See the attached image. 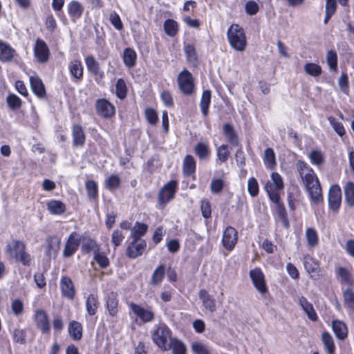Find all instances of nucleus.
<instances>
[{
	"label": "nucleus",
	"mask_w": 354,
	"mask_h": 354,
	"mask_svg": "<svg viewBox=\"0 0 354 354\" xmlns=\"http://www.w3.org/2000/svg\"><path fill=\"white\" fill-rule=\"evenodd\" d=\"M60 289L62 295L67 299H73L75 290L72 280L68 277H63L60 280Z\"/></svg>",
	"instance_id": "f3484780"
},
{
	"label": "nucleus",
	"mask_w": 354,
	"mask_h": 354,
	"mask_svg": "<svg viewBox=\"0 0 354 354\" xmlns=\"http://www.w3.org/2000/svg\"><path fill=\"white\" fill-rule=\"evenodd\" d=\"M185 53L189 62L195 64L197 62L198 56L194 46L187 44L185 46Z\"/></svg>",
	"instance_id": "6e6d98bb"
},
{
	"label": "nucleus",
	"mask_w": 354,
	"mask_h": 354,
	"mask_svg": "<svg viewBox=\"0 0 354 354\" xmlns=\"http://www.w3.org/2000/svg\"><path fill=\"white\" fill-rule=\"evenodd\" d=\"M122 58L125 66L131 68L136 64L137 55L134 50L127 48L124 50Z\"/></svg>",
	"instance_id": "72a5a7b5"
},
{
	"label": "nucleus",
	"mask_w": 354,
	"mask_h": 354,
	"mask_svg": "<svg viewBox=\"0 0 354 354\" xmlns=\"http://www.w3.org/2000/svg\"><path fill=\"white\" fill-rule=\"evenodd\" d=\"M223 131L225 139L232 147H238L239 145L238 135L231 124H225Z\"/></svg>",
	"instance_id": "a211bd4d"
},
{
	"label": "nucleus",
	"mask_w": 354,
	"mask_h": 354,
	"mask_svg": "<svg viewBox=\"0 0 354 354\" xmlns=\"http://www.w3.org/2000/svg\"><path fill=\"white\" fill-rule=\"evenodd\" d=\"M70 17L73 21L80 19L84 12L83 6L77 1H72L68 5Z\"/></svg>",
	"instance_id": "4be33fe9"
},
{
	"label": "nucleus",
	"mask_w": 354,
	"mask_h": 354,
	"mask_svg": "<svg viewBox=\"0 0 354 354\" xmlns=\"http://www.w3.org/2000/svg\"><path fill=\"white\" fill-rule=\"evenodd\" d=\"M225 182L221 178H214L210 184V190L212 194H219L225 187Z\"/></svg>",
	"instance_id": "5fc2aeb1"
},
{
	"label": "nucleus",
	"mask_w": 354,
	"mask_h": 354,
	"mask_svg": "<svg viewBox=\"0 0 354 354\" xmlns=\"http://www.w3.org/2000/svg\"><path fill=\"white\" fill-rule=\"evenodd\" d=\"M86 189L89 198L96 199L98 196L97 185L94 180H88L86 182Z\"/></svg>",
	"instance_id": "8fccbe9b"
},
{
	"label": "nucleus",
	"mask_w": 354,
	"mask_h": 354,
	"mask_svg": "<svg viewBox=\"0 0 354 354\" xmlns=\"http://www.w3.org/2000/svg\"><path fill=\"white\" fill-rule=\"evenodd\" d=\"M179 89L185 95H191L194 88V79L189 71L185 69L181 71L177 78Z\"/></svg>",
	"instance_id": "423d86ee"
},
{
	"label": "nucleus",
	"mask_w": 354,
	"mask_h": 354,
	"mask_svg": "<svg viewBox=\"0 0 354 354\" xmlns=\"http://www.w3.org/2000/svg\"><path fill=\"white\" fill-rule=\"evenodd\" d=\"M342 202V192L339 185H333L328 191V205L330 209L337 212Z\"/></svg>",
	"instance_id": "9b49d317"
},
{
	"label": "nucleus",
	"mask_w": 354,
	"mask_h": 354,
	"mask_svg": "<svg viewBox=\"0 0 354 354\" xmlns=\"http://www.w3.org/2000/svg\"><path fill=\"white\" fill-rule=\"evenodd\" d=\"M98 305L97 296L94 294H90L86 301V307L88 314L91 316L94 315L97 312Z\"/></svg>",
	"instance_id": "473e14b6"
},
{
	"label": "nucleus",
	"mask_w": 354,
	"mask_h": 354,
	"mask_svg": "<svg viewBox=\"0 0 354 354\" xmlns=\"http://www.w3.org/2000/svg\"><path fill=\"white\" fill-rule=\"evenodd\" d=\"M299 304L310 320L316 321L317 319V315L314 310L313 306L308 301L306 297H301L299 299Z\"/></svg>",
	"instance_id": "b1692460"
},
{
	"label": "nucleus",
	"mask_w": 354,
	"mask_h": 354,
	"mask_svg": "<svg viewBox=\"0 0 354 354\" xmlns=\"http://www.w3.org/2000/svg\"><path fill=\"white\" fill-rule=\"evenodd\" d=\"M129 306L132 312L143 322L147 323L153 321L155 315L151 309L144 308L133 302L129 304Z\"/></svg>",
	"instance_id": "6e6552de"
},
{
	"label": "nucleus",
	"mask_w": 354,
	"mask_h": 354,
	"mask_svg": "<svg viewBox=\"0 0 354 354\" xmlns=\"http://www.w3.org/2000/svg\"><path fill=\"white\" fill-rule=\"evenodd\" d=\"M85 63L89 72L95 75L103 76V73L100 72V64L93 56H87L85 58Z\"/></svg>",
	"instance_id": "7c9ffc66"
},
{
	"label": "nucleus",
	"mask_w": 354,
	"mask_h": 354,
	"mask_svg": "<svg viewBox=\"0 0 354 354\" xmlns=\"http://www.w3.org/2000/svg\"><path fill=\"white\" fill-rule=\"evenodd\" d=\"M194 151L201 160L207 159L210 153L208 146L203 142L198 143L195 146Z\"/></svg>",
	"instance_id": "49530a36"
},
{
	"label": "nucleus",
	"mask_w": 354,
	"mask_h": 354,
	"mask_svg": "<svg viewBox=\"0 0 354 354\" xmlns=\"http://www.w3.org/2000/svg\"><path fill=\"white\" fill-rule=\"evenodd\" d=\"M238 235L236 229L232 226L225 228L223 234L222 243L223 247L231 251L237 243Z\"/></svg>",
	"instance_id": "1a4fd4ad"
},
{
	"label": "nucleus",
	"mask_w": 354,
	"mask_h": 354,
	"mask_svg": "<svg viewBox=\"0 0 354 354\" xmlns=\"http://www.w3.org/2000/svg\"><path fill=\"white\" fill-rule=\"evenodd\" d=\"M15 53V49L7 43L0 40V59L1 61H10L13 58Z\"/></svg>",
	"instance_id": "393cba45"
},
{
	"label": "nucleus",
	"mask_w": 354,
	"mask_h": 354,
	"mask_svg": "<svg viewBox=\"0 0 354 354\" xmlns=\"http://www.w3.org/2000/svg\"><path fill=\"white\" fill-rule=\"evenodd\" d=\"M183 172L187 176H190L194 174L196 170V161L194 157L191 155H187L183 163Z\"/></svg>",
	"instance_id": "f704fd0d"
},
{
	"label": "nucleus",
	"mask_w": 354,
	"mask_h": 354,
	"mask_svg": "<svg viewBox=\"0 0 354 354\" xmlns=\"http://www.w3.org/2000/svg\"><path fill=\"white\" fill-rule=\"evenodd\" d=\"M274 203L277 205L276 212L278 217L282 221L283 226L288 227L289 226V223L287 217V214L285 207L281 203V198H279L278 203Z\"/></svg>",
	"instance_id": "de8ad7c7"
},
{
	"label": "nucleus",
	"mask_w": 354,
	"mask_h": 354,
	"mask_svg": "<svg viewBox=\"0 0 354 354\" xmlns=\"http://www.w3.org/2000/svg\"><path fill=\"white\" fill-rule=\"evenodd\" d=\"M93 258L101 268H106L109 266L108 257L100 250L94 254Z\"/></svg>",
	"instance_id": "13d9d810"
},
{
	"label": "nucleus",
	"mask_w": 354,
	"mask_h": 354,
	"mask_svg": "<svg viewBox=\"0 0 354 354\" xmlns=\"http://www.w3.org/2000/svg\"><path fill=\"white\" fill-rule=\"evenodd\" d=\"M7 103L10 109H17L21 106V102L16 95L10 94L7 97Z\"/></svg>",
	"instance_id": "0e129e2a"
},
{
	"label": "nucleus",
	"mask_w": 354,
	"mask_h": 354,
	"mask_svg": "<svg viewBox=\"0 0 354 354\" xmlns=\"http://www.w3.org/2000/svg\"><path fill=\"white\" fill-rule=\"evenodd\" d=\"M164 30L167 35L174 37L176 35L178 31V24L172 19H167L164 24Z\"/></svg>",
	"instance_id": "864d4df0"
},
{
	"label": "nucleus",
	"mask_w": 354,
	"mask_h": 354,
	"mask_svg": "<svg viewBox=\"0 0 354 354\" xmlns=\"http://www.w3.org/2000/svg\"><path fill=\"white\" fill-rule=\"evenodd\" d=\"M47 208L48 211L56 215H59L65 212L66 205L60 201L51 200L47 203Z\"/></svg>",
	"instance_id": "2f4dec72"
},
{
	"label": "nucleus",
	"mask_w": 354,
	"mask_h": 354,
	"mask_svg": "<svg viewBox=\"0 0 354 354\" xmlns=\"http://www.w3.org/2000/svg\"><path fill=\"white\" fill-rule=\"evenodd\" d=\"M120 185V178L117 175H111L105 180L106 187L112 191L118 189Z\"/></svg>",
	"instance_id": "4d7b16f0"
},
{
	"label": "nucleus",
	"mask_w": 354,
	"mask_h": 354,
	"mask_svg": "<svg viewBox=\"0 0 354 354\" xmlns=\"http://www.w3.org/2000/svg\"><path fill=\"white\" fill-rule=\"evenodd\" d=\"M296 168L306 189L311 204L318 205L322 203L324 198L321 185L313 169L303 160L297 162Z\"/></svg>",
	"instance_id": "f257e3e1"
},
{
	"label": "nucleus",
	"mask_w": 354,
	"mask_h": 354,
	"mask_svg": "<svg viewBox=\"0 0 354 354\" xmlns=\"http://www.w3.org/2000/svg\"><path fill=\"white\" fill-rule=\"evenodd\" d=\"M97 113L103 118H111L115 114V107L106 99H99L96 101Z\"/></svg>",
	"instance_id": "ddd939ff"
},
{
	"label": "nucleus",
	"mask_w": 354,
	"mask_h": 354,
	"mask_svg": "<svg viewBox=\"0 0 354 354\" xmlns=\"http://www.w3.org/2000/svg\"><path fill=\"white\" fill-rule=\"evenodd\" d=\"M251 280L257 288L261 294H265L267 291V287L265 282L264 274L260 268H256L250 272Z\"/></svg>",
	"instance_id": "9d476101"
},
{
	"label": "nucleus",
	"mask_w": 354,
	"mask_h": 354,
	"mask_svg": "<svg viewBox=\"0 0 354 354\" xmlns=\"http://www.w3.org/2000/svg\"><path fill=\"white\" fill-rule=\"evenodd\" d=\"M304 69L308 75L314 77H319L322 73V67L312 62L306 63L304 66Z\"/></svg>",
	"instance_id": "c03bdc74"
},
{
	"label": "nucleus",
	"mask_w": 354,
	"mask_h": 354,
	"mask_svg": "<svg viewBox=\"0 0 354 354\" xmlns=\"http://www.w3.org/2000/svg\"><path fill=\"white\" fill-rule=\"evenodd\" d=\"M263 162L268 169H273L276 166L275 153L272 148H267L264 151Z\"/></svg>",
	"instance_id": "a19ab883"
},
{
	"label": "nucleus",
	"mask_w": 354,
	"mask_h": 354,
	"mask_svg": "<svg viewBox=\"0 0 354 354\" xmlns=\"http://www.w3.org/2000/svg\"><path fill=\"white\" fill-rule=\"evenodd\" d=\"M199 298L203 303V307L209 312L213 313L216 310V301L207 290L203 289L199 292Z\"/></svg>",
	"instance_id": "aec40b11"
},
{
	"label": "nucleus",
	"mask_w": 354,
	"mask_h": 354,
	"mask_svg": "<svg viewBox=\"0 0 354 354\" xmlns=\"http://www.w3.org/2000/svg\"><path fill=\"white\" fill-rule=\"evenodd\" d=\"M283 182L281 176L277 172L271 174V180L268 181L265 185V189L268 193L270 199L273 203H278L279 195L278 192L283 189Z\"/></svg>",
	"instance_id": "20e7f679"
},
{
	"label": "nucleus",
	"mask_w": 354,
	"mask_h": 354,
	"mask_svg": "<svg viewBox=\"0 0 354 354\" xmlns=\"http://www.w3.org/2000/svg\"><path fill=\"white\" fill-rule=\"evenodd\" d=\"M73 143L75 147L84 146L86 136L83 128L80 124H74L72 129Z\"/></svg>",
	"instance_id": "6ab92c4d"
},
{
	"label": "nucleus",
	"mask_w": 354,
	"mask_h": 354,
	"mask_svg": "<svg viewBox=\"0 0 354 354\" xmlns=\"http://www.w3.org/2000/svg\"><path fill=\"white\" fill-rule=\"evenodd\" d=\"M147 228L148 226L146 224L136 222L131 230L130 236L135 241L141 240L140 238L146 233Z\"/></svg>",
	"instance_id": "c9c22d12"
},
{
	"label": "nucleus",
	"mask_w": 354,
	"mask_h": 354,
	"mask_svg": "<svg viewBox=\"0 0 354 354\" xmlns=\"http://www.w3.org/2000/svg\"><path fill=\"white\" fill-rule=\"evenodd\" d=\"M145 114L146 119L151 124L154 125L157 123L158 117L154 109L151 108L146 109Z\"/></svg>",
	"instance_id": "338daca9"
},
{
	"label": "nucleus",
	"mask_w": 354,
	"mask_h": 354,
	"mask_svg": "<svg viewBox=\"0 0 354 354\" xmlns=\"http://www.w3.org/2000/svg\"><path fill=\"white\" fill-rule=\"evenodd\" d=\"M127 88L124 80L122 78L118 80L115 84V94L121 100L127 96Z\"/></svg>",
	"instance_id": "3c124183"
},
{
	"label": "nucleus",
	"mask_w": 354,
	"mask_h": 354,
	"mask_svg": "<svg viewBox=\"0 0 354 354\" xmlns=\"http://www.w3.org/2000/svg\"><path fill=\"white\" fill-rule=\"evenodd\" d=\"M330 125L333 127L334 131L339 136H342L345 134L344 127L342 122L337 121L333 117L328 118Z\"/></svg>",
	"instance_id": "680f3d73"
},
{
	"label": "nucleus",
	"mask_w": 354,
	"mask_h": 354,
	"mask_svg": "<svg viewBox=\"0 0 354 354\" xmlns=\"http://www.w3.org/2000/svg\"><path fill=\"white\" fill-rule=\"evenodd\" d=\"M322 340L328 354H334L335 346L332 336L328 332H324L322 335Z\"/></svg>",
	"instance_id": "58836bf2"
},
{
	"label": "nucleus",
	"mask_w": 354,
	"mask_h": 354,
	"mask_svg": "<svg viewBox=\"0 0 354 354\" xmlns=\"http://www.w3.org/2000/svg\"><path fill=\"white\" fill-rule=\"evenodd\" d=\"M337 273L342 283H344L348 286L353 284V279L351 277V274L346 268L339 267L337 268Z\"/></svg>",
	"instance_id": "37998d69"
},
{
	"label": "nucleus",
	"mask_w": 354,
	"mask_h": 354,
	"mask_svg": "<svg viewBox=\"0 0 354 354\" xmlns=\"http://www.w3.org/2000/svg\"><path fill=\"white\" fill-rule=\"evenodd\" d=\"M343 303L349 313L354 312V291L348 288L343 292Z\"/></svg>",
	"instance_id": "cd10ccee"
},
{
	"label": "nucleus",
	"mask_w": 354,
	"mask_h": 354,
	"mask_svg": "<svg viewBox=\"0 0 354 354\" xmlns=\"http://www.w3.org/2000/svg\"><path fill=\"white\" fill-rule=\"evenodd\" d=\"M308 156L313 165H320L324 162V156L320 151L313 150L310 153Z\"/></svg>",
	"instance_id": "e2e57ef3"
},
{
	"label": "nucleus",
	"mask_w": 354,
	"mask_h": 354,
	"mask_svg": "<svg viewBox=\"0 0 354 354\" xmlns=\"http://www.w3.org/2000/svg\"><path fill=\"white\" fill-rule=\"evenodd\" d=\"M345 200L347 205L350 207L354 206V183L347 182L344 187Z\"/></svg>",
	"instance_id": "4c0bfd02"
},
{
	"label": "nucleus",
	"mask_w": 354,
	"mask_h": 354,
	"mask_svg": "<svg viewBox=\"0 0 354 354\" xmlns=\"http://www.w3.org/2000/svg\"><path fill=\"white\" fill-rule=\"evenodd\" d=\"M30 82L33 93L39 98H44L46 93L41 80L37 76H31Z\"/></svg>",
	"instance_id": "412c9836"
},
{
	"label": "nucleus",
	"mask_w": 354,
	"mask_h": 354,
	"mask_svg": "<svg viewBox=\"0 0 354 354\" xmlns=\"http://www.w3.org/2000/svg\"><path fill=\"white\" fill-rule=\"evenodd\" d=\"M304 266L306 270L309 274L316 273L319 269V265L315 259L310 256L306 254L304 257Z\"/></svg>",
	"instance_id": "ea45409f"
},
{
	"label": "nucleus",
	"mask_w": 354,
	"mask_h": 354,
	"mask_svg": "<svg viewBox=\"0 0 354 354\" xmlns=\"http://www.w3.org/2000/svg\"><path fill=\"white\" fill-rule=\"evenodd\" d=\"M192 351L196 354H210L208 347L201 342H194L192 346Z\"/></svg>",
	"instance_id": "69168bd1"
},
{
	"label": "nucleus",
	"mask_w": 354,
	"mask_h": 354,
	"mask_svg": "<svg viewBox=\"0 0 354 354\" xmlns=\"http://www.w3.org/2000/svg\"><path fill=\"white\" fill-rule=\"evenodd\" d=\"M332 328L335 335L339 339L344 340L347 337V327L343 322L339 320L333 321L332 323Z\"/></svg>",
	"instance_id": "5701e85b"
},
{
	"label": "nucleus",
	"mask_w": 354,
	"mask_h": 354,
	"mask_svg": "<svg viewBox=\"0 0 354 354\" xmlns=\"http://www.w3.org/2000/svg\"><path fill=\"white\" fill-rule=\"evenodd\" d=\"M147 244L144 240L133 241L127 248L126 254L129 258L135 259L142 254Z\"/></svg>",
	"instance_id": "4468645a"
},
{
	"label": "nucleus",
	"mask_w": 354,
	"mask_h": 354,
	"mask_svg": "<svg viewBox=\"0 0 354 354\" xmlns=\"http://www.w3.org/2000/svg\"><path fill=\"white\" fill-rule=\"evenodd\" d=\"M308 244L310 247H315L318 243V236L314 228H307L305 234Z\"/></svg>",
	"instance_id": "09e8293b"
},
{
	"label": "nucleus",
	"mask_w": 354,
	"mask_h": 354,
	"mask_svg": "<svg viewBox=\"0 0 354 354\" xmlns=\"http://www.w3.org/2000/svg\"><path fill=\"white\" fill-rule=\"evenodd\" d=\"M326 59L329 69L336 71L337 69V55L335 50H330L327 52Z\"/></svg>",
	"instance_id": "a18cd8bd"
},
{
	"label": "nucleus",
	"mask_w": 354,
	"mask_h": 354,
	"mask_svg": "<svg viewBox=\"0 0 354 354\" xmlns=\"http://www.w3.org/2000/svg\"><path fill=\"white\" fill-rule=\"evenodd\" d=\"M111 24L118 30H120L123 28L122 21L120 16L115 12H113L110 14L109 17Z\"/></svg>",
	"instance_id": "774afa93"
},
{
	"label": "nucleus",
	"mask_w": 354,
	"mask_h": 354,
	"mask_svg": "<svg viewBox=\"0 0 354 354\" xmlns=\"http://www.w3.org/2000/svg\"><path fill=\"white\" fill-rule=\"evenodd\" d=\"M70 74L77 80H81L83 76V66L80 60L71 61L68 64Z\"/></svg>",
	"instance_id": "c756f323"
},
{
	"label": "nucleus",
	"mask_w": 354,
	"mask_h": 354,
	"mask_svg": "<svg viewBox=\"0 0 354 354\" xmlns=\"http://www.w3.org/2000/svg\"><path fill=\"white\" fill-rule=\"evenodd\" d=\"M82 250L86 253L93 252V254H95L100 250V248L95 241L92 239H87L82 243Z\"/></svg>",
	"instance_id": "603ef678"
},
{
	"label": "nucleus",
	"mask_w": 354,
	"mask_h": 354,
	"mask_svg": "<svg viewBox=\"0 0 354 354\" xmlns=\"http://www.w3.org/2000/svg\"><path fill=\"white\" fill-rule=\"evenodd\" d=\"M165 275V268L163 265H160L157 267L153 272L151 279V284L156 286H159L162 281L163 280Z\"/></svg>",
	"instance_id": "e433bc0d"
},
{
	"label": "nucleus",
	"mask_w": 354,
	"mask_h": 354,
	"mask_svg": "<svg viewBox=\"0 0 354 354\" xmlns=\"http://www.w3.org/2000/svg\"><path fill=\"white\" fill-rule=\"evenodd\" d=\"M178 183L176 180H170L159 191L158 203L165 206L174 198Z\"/></svg>",
	"instance_id": "0eeeda50"
},
{
	"label": "nucleus",
	"mask_w": 354,
	"mask_h": 354,
	"mask_svg": "<svg viewBox=\"0 0 354 354\" xmlns=\"http://www.w3.org/2000/svg\"><path fill=\"white\" fill-rule=\"evenodd\" d=\"M227 148V145H222L217 149L216 154L221 162H225L230 156V151Z\"/></svg>",
	"instance_id": "bf43d9fd"
},
{
	"label": "nucleus",
	"mask_w": 354,
	"mask_h": 354,
	"mask_svg": "<svg viewBox=\"0 0 354 354\" xmlns=\"http://www.w3.org/2000/svg\"><path fill=\"white\" fill-rule=\"evenodd\" d=\"M34 54L37 61L40 63H46L50 55V51L46 42L41 39L36 40L35 46L34 48Z\"/></svg>",
	"instance_id": "f8f14e48"
},
{
	"label": "nucleus",
	"mask_w": 354,
	"mask_h": 354,
	"mask_svg": "<svg viewBox=\"0 0 354 354\" xmlns=\"http://www.w3.org/2000/svg\"><path fill=\"white\" fill-rule=\"evenodd\" d=\"M171 350L173 354H186L185 344L177 338H173L167 345V351Z\"/></svg>",
	"instance_id": "a878e982"
},
{
	"label": "nucleus",
	"mask_w": 354,
	"mask_h": 354,
	"mask_svg": "<svg viewBox=\"0 0 354 354\" xmlns=\"http://www.w3.org/2000/svg\"><path fill=\"white\" fill-rule=\"evenodd\" d=\"M248 191L252 197H255L259 194V184L257 179L251 177L248 181Z\"/></svg>",
	"instance_id": "052dcab7"
},
{
	"label": "nucleus",
	"mask_w": 354,
	"mask_h": 354,
	"mask_svg": "<svg viewBox=\"0 0 354 354\" xmlns=\"http://www.w3.org/2000/svg\"><path fill=\"white\" fill-rule=\"evenodd\" d=\"M68 331L70 337L74 340H80L82 337V326L77 321H72L69 323Z\"/></svg>",
	"instance_id": "bb28decb"
},
{
	"label": "nucleus",
	"mask_w": 354,
	"mask_h": 354,
	"mask_svg": "<svg viewBox=\"0 0 354 354\" xmlns=\"http://www.w3.org/2000/svg\"><path fill=\"white\" fill-rule=\"evenodd\" d=\"M76 236L77 233L75 232H72L69 235L63 251V255L64 257L68 258L71 257L78 249L80 240L77 239L75 237Z\"/></svg>",
	"instance_id": "dca6fc26"
},
{
	"label": "nucleus",
	"mask_w": 354,
	"mask_h": 354,
	"mask_svg": "<svg viewBox=\"0 0 354 354\" xmlns=\"http://www.w3.org/2000/svg\"><path fill=\"white\" fill-rule=\"evenodd\" d=\"M211 100V91L209 90L204 91L200 102V107L202 114L206 116L208 114L209 106Z\"/></svg>",
	"instance_id": "79ce46f5"
},
{
	"label": "nucleus",
	"mask_w": 354,
	"mask_h": 354,
	"mask_svg": "<svg viewBox=\"0 0 354 354\" xmlns=\"http://www.w3.org/2000/svg\"><path fill=\"white\" fill-rule=\"evenodd\" d=\"M152 337L155 344L164 351H167V345L173 339L171 331L166 325L158 326L154 330Z\"/></svg>",
	"instance_id": "39448f33"
},
{
	"label": "nucleus",
	"mask_w": 354,
	"mask_h": 354,
	"mask_svg": "<svg viewBox=\"0 0 354 354\" xmlns=\"http://www.w3.org/2000/svg\"><path fill=\"white\" fill-rule=\"evenodd\" d=\"M227 36L232 48L236 51L245 50L247 40L243 29L238 24H232L227 30Z\"/></svg>",
	"instance_id": "7ed1b4c3"
},
{
	"label": "nucleus",
	"mask_w": 354,
	"mask_h": 354,
	"mask_svg": "<svg viewBox=\"0 0 354 354\" xmlns=\"http://www.w3.org/2000/svg\"><path fill=\"white\" fill-rule=\"evenodd\" d=\"M5 252L11 259L21 262L23 265H30L31 257L26 251V244L24 242L14 239L6 245Z\"/></svg>",
	"instance_id": "f03ea898"
},
{
	"label": "nucleus",
	"mask_w": 354,
	"mask_h": 354,
	"mask_svg": "<svg viewBox=\"0 0 354 354\" xmlns=\"http://www.w3.org/2000/svg\"><path fill=\"white\" fill-rule=\"evenodd\" d=\"M35 320L37 327L43 333H48L50 329L48 318L46 313L41 309L37 310L35 313Z\"/></svg>",
	"instance_id": "2eb2a0df"
},
{
	"label": "nucleus",
	"mask_w": 354,
	"mask_h": 354,
	"mask_svg": "<svg viewBox=\"0 0 354 354\" xmlns=\"http://www.w3.org/2000/svg\"><path fill=\"white\" fill-rule=\"evenodd\" d=\"M118 300L116 293L110 292L106 299V307L111 316H115L118 313Z\"/></svg>",
	"instance_id": "c85d7f7f"
}]
</instances>
